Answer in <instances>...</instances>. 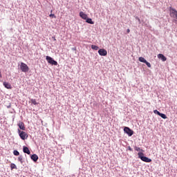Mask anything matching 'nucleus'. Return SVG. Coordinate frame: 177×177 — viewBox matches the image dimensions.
Returning a JSON list of instances; mask_svg holds the SVG:
<instances>
[{
	"instance_id": "1",
	"label": "nucleus",
	"mask_w": 177,
	"mask_h": 177,
	"mask_svg": "<svg viewBox=\"0 0 177 177\" xmlns=\"http://www.w3.org/2000/svg\"><path fill=\"white\" fill-rule=\"evenodd\" d=\"M138 156L142 161H144V162H151V159L145 156V153H143V152H139Z\"/></svg>"
},
{
	"instance_id": "2",
	"label": "nucleus",
	"mask_w": 177,
	"mask_h": 177,
	"mask_svg": "<svg viewBox=\"0 0 177 177\" xmlns=\"http://www.w3.org/2000/svg\"><path fill=\"white\" fill-rule=\"evenodd\" d=\"M19 67L22 73H28V71H30V68L24 62H21Z\"/></svg>"
},
{
	"instance_id": "3",
	"label": "nucleus",
	"mask_w": 177,
	"mask_h": 177,
	"mask_svg": "<svg viewBox=\"0 0 177 177\" xmlns=\"http://www.w3.org/2000/svg\"><path fill=\"white\" fill-rule=\"evenodd\" d=\"M46 59L49 63V64H51V66H57V62H56L53 58H52L50 56H46Z\"/></svg>"
},
{
	"instance_id": "4",
	"label": "nucleus",
	"mask_w": 177,
	"mask_h": 177,
	"mask_svg": "<svg viewBox=\"0 0 177 177\" xmlns=\"http://www.w3.org/2000/svg\"><path fill=\"white\" fill-rule=\"evenodd\" d=\"M18 133H19L21 139H22V140H26V139H27V138H28V134H27V133H26V131H20V129H18Z\"/></svg>"
},
{
	"instance_id": "5",
	"label": "nucleus",
	"mask_w": 177,
	"mask_h": 177,
	"mask_svg": "<svg viewBox=\"0 0 177 177\" xmlns=\"http://www.w3.org/2000/svg\"><path fill=\"white\" fill-rule=\"evenodd\" d=\"M139 62H140L141 63H145V64H147V67H149V68H151V64H150V62H147L145 57H140L138 58Z\"/></svg>"
},
{
	"instance_id": "6",
	"label": "nucleus",
	"mask_w": 177,
	"mask_h": 177,
	"mask_svg": "<svg viewBox=\"0 0 177 177\" xmlns=\"http://www.w3.org/2000/svg\"><path fill=\"white\" fill-rule=\"evenodd\" d=\"M124 131L125 133H127L129 136H132V135H133V131L129 127H124Z\"/></svg>"
},
{
	"instance_id": "7",
	"label": "nucleus",
	"mask_w": 177,
	"mask_h": 177,
	"mask_svg": "<svg viewBox=\"0 0 177 177\" xmlns=\"http://www.w3.org/2000/svg\"><path fill=\"white\" fill-rule=\"evenodd\" d=\"M170 16L171 17H174V19H177V11L175 9L171 8L170 10Z\"/></svg>"
},
{
	"instance_id": "8",
	"label": "nucleus",
	"mask_w": 177,
	"mask_h": 177,
	"mask_svg": "<svg viewBox=\"0 0 177 177\" xmlns=\"http://www.w3.org/2000/svg\"><path fill=\"white\" fill-rule=\"evenodd\" d=\"M100 56H107V50L104 48H101L98 50Z\"/></svg>"
},
{
	"instance_id": "9",
	"label": "nucleus",
	"mask_w": 177,
	"mask_h": 177,
	"mask_svg": "<svg viewBox=\"0 0 177 177\" xmlns=\"http://www.w3.org/2000/svg\"><path fill=\"white\" fill-rule=\"evenodd\" d=\"M80 16L81 18L83 19V20H86L87 18H88V15L84 14V12H82V11H81V12H80Z\"/></svg>"
},
{
	"instance_id": "10",
	"label": "nucleus",
	"mask_w": 177,
	"mask_h": 177,
	"mask_svg": "<svg viewBox=\"0 0 177 177\" xmlns=\"http://www.w3.org/2000/svg\"><path fill=\"white\" fill-rule=\"evenodd\" d=\"M18 127L22 131H26V127L24 126V123L23 122H19L18 124Z\"/></svg>"
},
{
	"instance_id": "11",
	"label": "nucleus",
	"mask_w": 177,
	"mask_h": 177,
	"mask_svg": "<svg viewBox=\"0 0 177 177\" xmlns=\"http://www.w3.org/2000/svg\"><path fill=\"white\" fill-rule=\"evenodd\" d=\"M3 84L7 89H12V85L9 82H4Z\"/></svg>"
},
{
	"instance_id": "12",
	"label": "nucleus",
	"mask_w": 177,
	"mask_h": 177,
	"mask_svg": "<svg viewBox=\"0 0 177 177\" xmlns=\"http://www.w3.org/2000/svg\"><path fill=\"white\" fill-rule=\"evenodd\" d=\"M158 59H161V60H162V62L167 61V57H165V56H164V55H162V54L158 55Z\"/></svg>"
},
{
	"instance_id": "13",
	"label": "nucleus",
	"mask_w": 177,
	"mask_h": 177,
	"mask_svg": "<svg viewBox=\"0 0 177 177\" xmlns=\"http://www.w3.org/2000/svg\"><path fill=\"white\" fill-rule=\"evenodd\" d=\"M23 151H24V153H26V154L30 155L31 153V152L30 151V149L27 147H24Z\"/></svg>"
},
{
	"instance_id": "14",
	"label": "nucleus",
	"mask_w": 177,
	"mask_h": 177,
	"mask_svg": "<svg viewBox=\"0 0 177 177\" xmlns=\"http://www.w3.org/2000/svg\"><path fill=\"white\" fill-rule=\"evenodd\" d=\"M31 160L35 161V162H37V161H38V156H37V154L32 155Z\"/></svg>"
},
{
	"instance_id": "15",
	"label": "nucleus",
	"mask_w": 177,
	"mask_h": 177,
	"mask_svg": "<svg viewBox=\"0 0 177 177\" xmlns=\"http://www.w3.org/2000/svg\"><path fill=\"white\" fill-rule=\"evenodd\" d=\"M86 22L88 23V24H95V22H93L92 21V19L91 18H87V19H86Z\"/></svg>"
},
{
	"instance_id": "16",
	"label": "nucleus",
	"mask_w": 177,
	"mask_h": 177,
	"mask_svg": "<svg viewBox=\"0 0 177 177\" xmlns=\"http://www.w3.org/2000/svg\"><path fill=\"white\" fill-rule=\"evenodd\" d=\"M10 168H11V169H17V166H16V165L15 163H11Z\"/></svg>"
},
{
	"instance_id": "17",
	"label": "nucleus",
	"mask_w": 177,
	"mask_h": 177,
	"mask_svg": "<svg viewBox=\"0 0 177 177\" xmlns=\"http://www.w3.org/2000/svg\"><path fill=\"white\" fill-rule=\"evenodd\" d=\"M30 100H31V103H32V104H34L35 106H37V104H38V102H37V100H35V99H31Z\"/></svg>"
},
{
	"instance_id": "18",
	"label": "nucleus",
	"mask_w": 177,
	"mask_h": 177,
	"mask_svg": "<svg viewBox=\"0 0 177 177\" xmlns=\"http://www.w3.org/2000/svg\"><path fill=\"white\" fill-rule=\"evenodd\" d=\"M91 49H93V50H97L99 49V46H95V45H92Z\"/></svg>"
},
{
	"instance_id": "19",
	"label": "nucleus",
	"mask_w": 177,
	"mask_h": 177,
	"mask_svg": "<svg viewBox=\"0 0 177 177\" xmlns=\"http://www.w3.org/2000/svg\"><path fill=\"white\" fill-rule=\"evenodd\" d=\"M160 117H161L162 118H163L164 120H167V115L164 114V113H160L159 115Z\"/></svg>"
},
{
	"instance_id": "20",
	"label": "nucleus",
	"mask_w": 177,
	"mask_h": 177,
	"mask_svg": "<svg viewBox=\"0 0 177 177\" xmlns=\"http://www.w3.org/2000/svg\"><path fill=\"white\" fill-rule=\"evenodd\" d=\"M13 154L14 156H20V153L17 150H14Z\"/></svg>"
},
{
	"instance_id": "21",
	"label": "nucleus",
	"mask_w": 177,
	"mask_h": 177,
	"mask_svg": "<svg viewBox=\"0 0 177 177\" xmlns=\"http://www.w3.org/2000/svg\"><path fill=\"white\" fill-rule=\"evenodd\" d=\"M18 161H20L21 164H23V156H20L18 157Z\"/></svg>"
},
{
	"instance_id": "22",
	"label": "nucleus",
	"mask_w": 177,
	"mask_h": 177,
	"mask_svg": "<svg viewBox=\"0 0 177 177\" xmlns=\"http://www.w3.org/2000/svg\"><path fill=\"white\" fill-rule=\"evenodd\" d=\"M154 114H157L158 115H160L161 114V113H160V111H158L157 109L153 111Z\"/></svg>"
},
{
	"instance_id": "23",
	"label": "nucleus",
	"mask_w": 177,
	"mask_h": 177,
	"mask_svg": "<svg viewBox=\"0 0 177 177\" xmlns=\"http://www.w3.org/2000/svg\"><path fill=\"white\" fill-rule=\"evenodd\" d=\"M134 149H135V150H136V151H140V150H142V149H140V147H135Z\"/></svg>"
},
{
	"instance_id": "24",
	"label": "nucleus",
	"mask_w": 177,
	"mask_h": 177,
	"mask_svg": "<svg viewBox=\"0 0 177 177\" xmlns=\"http://www.w3.org/2000/svg\"><path fill=\"white\" fill-rule=\"evenodd\" d=\"M50 17H52L53 19H56V16L54 15V14H50Z\"/></svg>"
},
{
	"instance_id": "25",
	"label": "nucleus",
	"mask_w": 177,
	"mask_h": 177,
	"mask_svg": "<svg viewBox=\"0 0 177 177\" xmlns=\"http://www.w3.org/2000/svg\"><path fill=\"white\" fill-rule=\"evenodd\" d=\"M128 150H129V151H133V149L129 146L128 147Z\"/></svg>"
},
{
	"instance_id": "26",
	"label": "nucleus",
	"mask_w": 177,
	"mask_h": 177,
	"mask_svg": "<svg viewBox=\"0 0 177 177\" xmlns=\"http://www.w3.org/2000/svg\"><path fill=\"white\" fill-rule=\"evenodd\" d=\"M127 34H129V32H131V30L127 29Z\"/></svg>"
},
{
	"instance_id": "27",
	"label": "nucleus",
	"mask_w": 177,
	"mask_h": 177,
	"mask_svg": "<svg viewBox=\"0 0 177 177\" xmlns=\"http://www.w3.org/2000/svg\"><path fill=\"white\" fill-rule=\"evenodd\" d=\"M136 19H138V21H139V23H140V19H139V17H136Z\"/></svg>"
},
{
	"instance_id": "28",
	"label": "nucleus",
	"mask_w": 177,
	"mask_h": 177,
	"mask_svg": "<svg viewBox=\"0 0 177 177\" xmlns=\"http://www.w3.org/2000/svg\"><path fill=\"white\" fill-rule=\"evenodd\" d=\"M72 50H77V48H73Z\"/></svg>"
},
{
	"instance_id": "29",
	"label": "nucleus",
	"mask_w": 177,
	"mask_h": 177,
	"mask_svg": "<svg viewBox=\"0 0 177 177\" xmlns=\"http://www.w3.org/2000/svg\"><path fill=\"white\" fill-rule=\"evenodd\" d=\"M50 12H51V13H52V12H53V10H51Z\"/></svg>"
},
{
	"instance_id": "30",
	"label": "nucleus",
	"mask_w": 177,
	"mask_h": 177,
	"mask_svg": "<svg viewBox=\"0 0 177 177\" xmlns=\"http://www.w3.org/2000/svg\"><path fill=\"white\" fill-rule=\"evenodd\" d=\"M54 41H56V39L54 38Z\"/></svg>"
}]
</instances>
